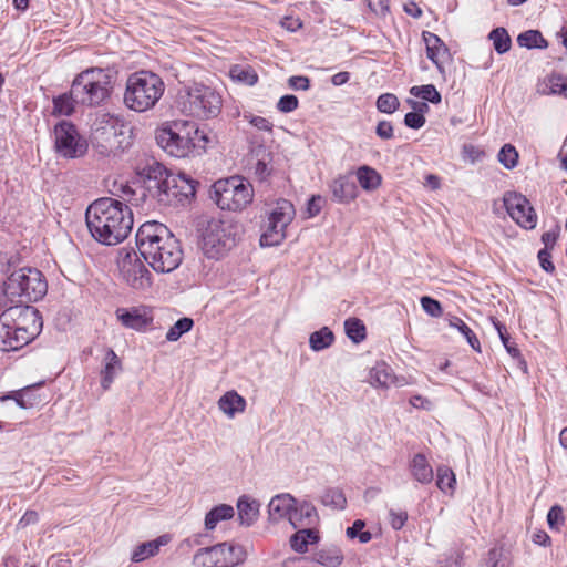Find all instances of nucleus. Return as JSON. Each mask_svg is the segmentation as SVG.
<instances>
[{
  "label": "nucleus",
  "instance_id": "f257e3e1",
  "mask_svg": "<svg viewBox=\"0 0 567 567\" xmlns=\"http://www.w3.org/2000/svg\"><path fill=\"white\" fill-rule=\"evenodd\" d=\"M85 219L92 237L106 246L125 240L134 223L131 208L112 197L93 202L86 209Z\"/></svg>",
  "mask_w": 567,
  "mask_h": 567
},
{
  "label": "nucleus",
  "instance_id": "f03ea898",
  "mask_svg": "<svg viewBox=\"0 0 567 567\" xmlns=\"http://www.w3.org/2000/svg\"><path fill=\"white\" fill-rule=\"evenodd\" d=\"M136 246L141 256L156 272H171L183 260L178 240L165 225L157 221H146L138 228Z\"/></svg>",
  "mask_w": 567,
  "mask_h": 567
},
{
  "label": "nucleus",
  "instance_id": "7ed1b4c3",
  "mask_svg": "<svg viewBox=\"0 0 567 567\" xmlns=\"http://www.w3.org/2000/svg\"><path fill=\"white\" fill-rule=\"evenodd\" d=\"M42 327V317L34 307L16 305L7 308L0 315V350H20L40 334Z\"/></svg>",
  "mask_w": 567,
  "mask_h": 567
},
{
  "label": "nucleus",
  "instance_id": "20e7f679",
  "mask_svg": "<svg viewBox=\"0 0 567 567\" xmlns=\"http://www.w3.org/2000/svg\"><path fill=\"white\" fill-rule=\"evenodd\" d=\"M91 144L103 157H115L132 144V131L118 116L99 114L91 128Z\"/></svg>",
  "mask_w": 567,
  "mask_h": 567
},
{
  "label": "nucleus",
  "instance_id": "39448f33",
  "mask_svg": "<svg viewBox=\"0 0 567 567\" xmlns=\"http://www.w3.org/2000/svg\"><path fill=\"white\" fill-rule=\"evenodd\" d=\"M177 103L186 115L207 120L216 117L223 106L218 92L202 83H185L178 89Z\"/></svg>",
  "mask_w": 567,
  "mask_h": 567
},
{
  "label": "nucleus",
  "instance_id": "423d86ee",
  "mask_svg": "<svg viewBox=\"0 0 567 567\" xmlns=\"http://www.w3.org/2000/svg\"><path fill=\"white\" fill-rule=\"evenodd\" d=\"M199 231V245L204 255L218 259L236 246L240 227L230 218H210L202 225Z\"/></svg>",
  "mask_w": 567,
  "mask_h": 567
},
{
  "label": "nucleus",
  "instance_id": "0eeeda50",
  "mask_svg": "<svg viewBox=\"0 0 567 567\" xmlns=\"http://www.w3.org/2000/svg\"><path fill=\"white\" fill-rule=\"evenodd\" d=\"M164 91L158 73H133L126 82L124 103L135 112H145L155 106Z\"/></svg>",
  "mask_w": 567,
  "mask_h": 567
},
{
  "label": "nucleus",
  "instance_id": "6e6552de",
  "mask_svg": "<svg viewBox=\"0 0 567 567\" xmlns=\"http://www.w3.org/2000/svg\"><path fill=\"white\" fill-rule=\"evenodd\" d=\"M48 291V284L40 270L22 267L14 270L4 282V293L13 302H35Z\"/></svg>",
  "mask_w": 567,
  "mask_h": 567
},
{
  "label": "nucleus",
  "instance_id": "1a4fd4ad",
  "mask_svg": "<svg viewBox=\"0 0 567 567\" xmlns=\"http://www.w3.org/2000/svg\"><path fill=\"white\" fill-rule=\"evenodd\" d=\"M210 198L223 210L240 212L252 202L254 188L247 179L234 175L216 181Z\"/></svg>",
  "mask_w": 567,
  "mask_h": 567
},
{
  "label": "nucleus",
  "instance_id": "9d476101",
  "mask_svg": "<svg viewBox=\"0 0 567 567\" xmlns=\"http://www.w3.org/2000/svg\"><path fill=\"white\" fill-rule=\"evenodd\" d=\"M192 135H196L195 123L177 120L159 126L155 132V140L171 156L184 158L194 152Z\"/></svg>",
  "mask_w": 567,
  "mask_h": 567
},
{
  "label": "nucleus",
  "instance_id": "9b49d317",
  "mask_svg": "<svg viewBox=\"0 0 567 567\" xmlns=\"http://www.w3.org/2000/svg\"><path fill=\"white\" fill-rule=\"evenodd\" d=\"M296 215L295 207L287 199H279L269 212L264 231L260 236L262 247H272L281 244L287 236V227Z\"/></svg>",
  "mask_w": 567,
  "mask_h": 567
},
{
  "label": "nucleus",
  "instance_id": "f8f14e48",
  "mask_svg": "<svg viewBox=\"0 0 567 567\" xmlns=\"http://www.w3.org/2000/svg\"><path fill=\"white\" fill-rule=\"evenodd\" d=\"M54 146L59 155L65 158H79L87 152V142L80 135L75 125L61 121L53 130Z\"/></svg>",
  "mask_w": 567,
  "mask_h": 567
},
{
  "label": "nucleus",
  "instance_id": "ddd939ff",
  "mask_svg": "<svg viewBox=\"0 0 567 567\" xmlns=\"http://www.w3.org/2000/svg\"><path fill=\"white\" fill-rule=\"evenodd\" d=\"M241 559V548L228 543L202 548L194 556V563L202 567H234Z\"/></svg>",
  "mask_w": 567,
  "mask_h": 567
},
{
  "label": "nucleus",
  "instance_id": "4468645a",
  "mask_svg": "<svg viewBox=\"0 0 567 567\" xmlns=\"http://www.w3.org/2000/svg\"><path fill=\"white\" fill-rule=\"evenodd\" d=\"M196 182L185 174L169 173L161 190H156V199L164 204L185 203L196 194Z\"/></svg>",
  "mask_w": 567,
  "mask_h": 567
},
{
  "label": "nucleus",
  "instance_id": "2eb2a0df",
  "mask_svg": "<svg viewBox=\"0 0 567 567\" xmlns=\"http://www.w3.org/2000/svg\"><path fill=\"white\" fill-rule=\"evenodd\" d=\"M122 279L135 290L151 287V274L135 251L126 252L118 261Z\"/></svg>",
  "mask_w": 567,
  "mask_h": 567
},
{
  "label": "nucleus",
  "instance_id": "dca6fc26",
  "mask_svg": "<svg viewBox=\"0 0 567 567\" xmlns=\"http://www.w3.org/2000/svg\"><path fill=\"white\" fill-rule=\"evenodd\" d=\"M135 172L144 183L145 189L152 197H156V190H161L169 172L154 157L143 154L135 162Z\"/></svg>",
  "mask_w": 567,
  "mask_h": 567
},
{
  "label": "nucleus",
  "instance_id": "f3484780",
  "mask_svg": "<svg viewBox=\"0 0 567 567\" xmlns=\"http://www.w3.org/2000/svg\"><path fill=\"white\" fill-rule=\"evenodd\" d=\"M85 73H79L72 82V94L80 97L82 103L99 104L104 101L111 90L109 75L103 81L85 80Z\"/></svg>",
  "mask_w": 567,
  "mask_h": 567
},
{
  "label": "nucleus",
  "instance_id": "a211bd4d",
  "mask_svg": "<svg viewBox=\"0 0 567 567\" xmlns=\"http://www.w3.org/2000/svg\"><path fill=\"white\" fill-rule=\"evenodd\" d=\"M504 206L511 218L525 229H533L537 215L529 200L522 194L508 192L504 195Z\"/></svg>",
  "mask_w": 567,
  "mask_h": 567
},
{
  "label": "nucleus",
  "instance_id": "6ab92c4d",
  "mask_svg": "<svg viewBox=\"0 0 567 567\" xmlns=\"http://www.w3.org/2000/svg\"><path fill=\"white\" fill-rule=\"evenodd\" d=\"M328 187L332 195V200L339 204H349L359 195L355 183L348 174L338 175L329 183Z\"/></svg>",
  "mask_w": 567,
  "mask_h": 567
},
{
  "label": "nucleus",
  "instance_id": "aec40b11",
  "mask_svg": "<svg viewBox=\"0 0 567 567\" xmlns=\"http://www.w3.org/2000/svg\"><path fill=\"white\" fill-rule=\"evenodd\" d=\"M293 528H311L318 520L316 507L308 501H302L292 507L288 518Z\"/></svg>",
  "mask_w": 567,
  "mask_h": 567
},
{
  "label": "nucleus",
  "instance_id": "412c9836",
  "mask_svg": "<svg viewBox=\"0 0 567 567\" xmlns=\"http://www.w3.org/2000/svg\"><path fill=\"white\" fill-rule=\"evenodd\" d=\"M116 316L124 327L136 331L144 330L152 321V318L147 317L146 312L138 308H118Z\"/></svg>",
  "mask_w": 567,
  "mask_h": 567
},
{
  "label": "nucleus",
  "instance_id": "4be33fe9",
  "mask_svg": "<svg viewBox=\"0 0 567 567\" xmlns=\"http://www.w3.org/2000/svg\"><path fill=\"white\" fill-rule=\"evenodd\" d=\"M250 164L255 177L264 182L272 172V155L265 147L259 146L254 150Z\"/></svg>",
  "mask_w": 567,
  "mask_h": 567
},
{
  "label": "nucleus",
  "instance_id": "5701e85b",
  "mask_svg": "<svg viewBox=\"0 0 567 567\" xmlns=\"http://www.w3.org/2000/svg\"><path fill=\"white\" fill-rule=\"evenodd\" d=\"M296 505V498L290 494H278L274 496L268 504L269 519L279 522L289 518L292 507Z\"/></svg>",
  "mask_w": 567,
  "mask_h": 567
},
{
  "label": "nucleus",
  "instance_id": "b1692460",
  "mask_svg": "<svg viewBox=\"0 0 567 567\" xmlns=\"http://www.w3.org/2000/svg\"><path fill=\"white\" fill-rule=\"evenodd\" d=\"M539 94H559L567 97V76L561 73H548L537 82Z\"/></svg>",
  "mask_w": 567,
  "mask_h": 567
},
{
  "label": "nucleus",
  "instance_id": "393cba45",
  "mask_svg": "<svg viewBox=\"0 0 567 567\" xmlns=\"http://www.w3.org/2000/svg\"><path fill=\"white\" fill-rule=\"evenodd\" d=\"M217 405L228 419H234L237 414L245 412L247 402L235 390H230L218 399Z\"/></svg>",
  "mask_w": 567,
  "mask_h": 567
},
{
  "label": "nucleus",
  "instance_id": "a878e982",
  "mask_svg": "<svg viewBox=\"0 0 567 567\" xmlns=\"http://www.w3.org/2000/svg\"><path fill=\"white\" fill-rule=\"evenodd\" d=\"M409 470L412 477L420 484L426 485L433 481V468L426 456L422 453H417L411 458Z\"/></svg>",
  "mask_w": 567,
  "mask_h": 567
},
{
  "label": "nucleus",
  "instance_id": "bb28decb",
  "mask_svg": "<svg viewBox=\"0 0 567 567\" xmlns=\"http://www.w3.org/2000/svg\"><path fill=\"white\" fill-rule=\"evenodd\" d=\"M104 367L101 370V386L107 390L113 383L117 373L122 370V363L117 354L107 349L104 355Z\"/></svg>",
  "mask_w": 567,
  "mask_h": 567
},
{
  "label": "nucleus",
  "instance_id": "cd10ccee",
  "mask_svg": "<svg viewBox=\"0 0 567 567\" xmlns=\"http://www.w3.org/2000/svg\"><path fill=\"white\" fill-rule=\"evenodd\" d=\"M169 540L171 537L168 535H162L156 539L142 543L133 550L131 559L134 563H140L153 557L159 551L161 547L167 545Z\"/></svg>",
  "mask_w": 567,
  "mask_h": 567
},
{
  "label": "nucleus",
  "instance_id": "c85d7f7f",
  "mask_svg": "<svg viewBox=\"0 0 567 567\" xmlns=\"http://www.w3.org/2000/svg\"><path fill=\"white\" fill-rule=\"evenodd\" d=\"M260 504L248 496L239 497L237 502L238 519L240 525L251 526L258 518Z\"/></svg>",
  "mask_w": 567,
  "mask_h": 567
},
{
  "label": "nucleus",
  "instance_id": "c756f323",
  "mask_svg": "<svg viewBox=\"0 0 567 567\" xmlns=\"http://www.w3.org/2000/svg\"><path fill=\"white\" fill-rule=\"evenodd\" d=\"M289 542L292 550L305 554L308 551V545L319 542V535L313 528H301L290 537Z\"/></svg>",
  "mask_w": 567,
  "mask_h": 567
},
{
  "label": "nucleus",
  "instance_id": "7c9ffc66",
  "mask_svg": "<svg viewBox=\"0 0 567 567\" xmlns=\"http://www.w3.org/2000/svg\"><path fill=\"white\" fill-rule=\"evenodd\" d=\"M359 185L365 192H373L382 184V176L371 166L362 165L355 171Z\"/></svg>",
  "mask_w": 567,
  "mask_h": 567
},
{
  "label": "nucleus",
  "instance_id": "2f4dec72",
  "mask_svg": "<svg viewBox=\"0 0 567 567\" xmlns=\"http://www.w3.org/2000/svg\"><path fill=\"white\" fill-rule=\"evenodd\" d=\"M371 385L375 388H389L394 383L395 377L392 369L385 362H378L369 372Z\"/></svg>",
  "mask_w": 567,
  "mask_h": 567
},
{
  "label": "nucleus",
  "instance_id": "473e14b6",
  "mask_svg": "<svg viewBox=\"0 0 567 567\" xmlns=\"http://www.w3.org/2000/svg\"><path fill=\"white\" fill-rule=\"evenodd\" d=\"M235 515L234 507L228 504H220L213 507L205 516V528L213 530L219 522L228 520Z\"/></svg>",
  "mask_w": 567,
  "mask_h": 567
},
{
  "label": "nucleus",
  "instance_id": "72a5a7b5",
  "mask_svg": "<svg viewBox=\"0 0 567 567\" xmlns=\"http://www.w3.org/2000/svg\"><path fill=\"white\" fill-rule=\"evenodd\" d=\"M334 342V334L328 327H322L309 337V346L311 350L319 352L331 347Z\"/></svg>",
  "mask_w": 567,
  "mask_h": 567
},
{
  "label": "nucleus",
  "instance_id": "f704fd0d",
  "mask_svg": "<svg viewBox=\"0 0 567 567\" xmlns=\"http://www.w3.org/2000/svg\"><path fill=\"white\" fill-rule=\"evenodd\" d=\"M313 560L326 567H338L343 560V556L337 547L322 548L315 553Z\"/></svg>",
  "mask_w": 567,
  "mask_h": 567
},
{
  "label": "nucleus",
  "instance_id": "c9c22d12",
  "mask_svg": "<svg viewBox=\"0 0 567 567\" xmlns=\"http://www.w3.org/2000/svg\"><path fill=\"white\" fill-rule=\"evenodd\" d=\"M517 43L527 49H545L548 43L538 30H528L517 37Z\"/></svg>",
  "mask_w": 567,
  "mask_h": 567
},
{
  "label": "nucleus",
  "instance_id": "e433bc0d",
  "mask_svg": "<svg viewBox=\"0 0 567 567\" xmlns=\"http://www.w3.org/2000/svg\"><path fill=\"white\" fill-rule=\"evenodd\" d=\"M347 337L354 343H360L367 337L365 326L358 318H349L344 321Z\"/></svg>",
  "mask_w": 567,
  "mask_h": 567
},
{
  "label": "nucleus",
  "instance_id": "4c0bfd02",
  "mask_svg": "<svg viewBox=\"0 0 567 567\" xmlns=\"http://www.w3.org/2000/svg\"><path fill=\"white\" fill-rule=\"evenodd\" d=\"M483 567H511V560L502 546H494L488 550Z\"/></svg>",
  "mask_w": 567,
  "mask_h": 567
},
{
  "label": "nucleus",
  "instance_id": "58836bf2",
  "mask_svg": "<svg viewBox=\"0 0 567 567\" xmlns=\"http://www.w3.org/2000/svg\"><path fill=\"white\" fill-rule=\"evenodd\" d=\"M455 474L447 466H439L436 470V486L443 493L453 492L455 488Z\"/></svg>",
  "mask_w": 567,
  "mask_h": 567
},
{
  "label": "nucleus",
  "instance_id": "ea45409f",
  "mask_svg": "<svg viewBox=\"0 0 567 567\" xmlns=\"http://www.w3.org/2000/svg\"><path fill=\"white\" fill-rule=\"evenodd\" d=\"M488 38L497 53L503 54L511 49L512 40L505 28L499 27L492 30Z\"/></svg>",
  "mask_w": 567,
  "mask_h": 567
},
{
  "label": "nucleus",
  "instance_id": "a19ab883",
  "mask_svg": "<svg viewBox=\"0 0 567 567\" xmlns=\"http://www.w3.org/2000/svg\"><path fill=\"white\" fill-rule=\"evenodd\" d=\"M450 326L457 329L467 340L468 344L475 351H481L480 340L472 329L458 317H453L450 320Z\"/></svg>",
  "mask_w": 567,
  "mask_h": 567
},
{
  "label": "nucleus",
  "instance_id": "79ce46f5",
  "mask_svg": "<svg viewBox=\"0 0 567 567\" xmlns=\"http://www.w3.org/2000/svg\"><path fill=\"white\" fill-rule=\"evenodd\" d=\"M321 501L323 505L330 506L334 509H343L347 505V498L343 492L339 488L327 489L323 493Z\"/></svg>",
  "mask_w": 567,
  "mask_h": 567
},
{
  "label": "nucleus",
  "instance_id": "37998d69",
  "mask_svg": "<svg viewBox=\"0 0 567 567\" xmlns=\"http://www.w3.org/2000/svg\"><path fill=\"white\" fill-rule=\"evenodd\" d=\"M410 94L415 97H420L424 101L431 102L433 104H437L441 102V94L432 84L412 86L410 89Z\"/></svg>",
  "mask_w": 567,
  "mask_h": 567
},
{
  "label": "nucleus",
  "instance_id": "c03bdc74",
  "mask_svg": "<svg viewBox=\"0 0 567 567\" xmlns=\"http://www.w3.org/2000/svg\"><path fill=\"white\" fill-rule=\"evenodd\" d=\"M74 94H61L53 99V114L59 116H69L74 111Z\"/></svg>",
  "mask_w": 567,
  "mask_h": 567
},
{
  "label": "nucleus",
  "instance_id": "a18cd8bd",
  "mask_svg": "<svg viewBox=\"0 0 567 567\" xmlns=\"http://www.w3.org/2000/svg\"><path fill=\"white\" fill-rule=\"evenodd\" d=\"M497 158L506 169H513L518 163V153L512 144H505L499 150Z\"/></svg>",
  "mask_w": 567,
  "mask_h": 567
},
{
  "label": "nucleus",
  "instance_id": "49530a36",
  "mask_svg": "<svg viewBox=\"0 0 567 567\" xmlns=\"http://www.w3.org/2000/svg\"><path fill=\"white\" fill-rule=\"evenodd\" d=\"M193 324L194 322L190 318L185 317L178 319L167 331L166 339L168 341H177L184 333L192 329Z\"/></svg>",
  "mask_w": 567,
  "mask_h": 567
},
{
  "label": "nucleus",
  "instance_id": "de8ad7c7",
  "mask_svg": "<svg viewBox=\"0 0 567 567\" xmlns=\"http://www.w3.org/2000/svg\"><path fill=\"white\" fill-rule=\"evenodd\" d=\"M375 105L379 112L392 114L399 109L400 102L394 94L384 93L378 97Z\"/></svg>",
  "mask_w": 567,
  "mask_h": 567
},
{
  "label": "nucleus",
  "instance_id": "09e8293b",
  "mask_svg": "<svg viewBox=\"0 0 567 567\" xmlns=\"http://www.w3.org/2000/svg\"><path fill=\"white\" fill-rule=\"evenodd\" d=\"M365 527V523L361 519H357L353 522L352 526L348 527L346 534L349 538H359L361 544H367L371 540L372 535L368 530H363Z\"/></svg>",
  "mask_w": 567,
  "mask_h": 567
},
{
  "label": "nucleus",
  "instance_id": "8fccbe9b",
  "mask_svg": "<svg viewBox=\"0 0 567 567\" xmlns=\"http://www.w3.org/2000/svg\"><path fill=\"white\" fill-rule=\"evenodd\" d=\"M547 524L554 532H560L565 525V516L560 505H554L547 513Z\"/></svg>",
  "mask_w": 567,
  "mask_h": 567
},
{
  "label": "nucleus",
  "instance_id": "3c124183",
  "mask_svg": "<svg viewBox=\"0 0 567 567\" xmlns=\"http://www.w3.org/2000/svg\"><path fill=\"white\" fill-rule=\"evenodd\" d=\"M495 328L508 354L513 358H518L520 352L516 344L511 341V337L507 333L505 326L502 324L501 322H495Z\"/></svg>",
  "mask_w": 567,
  "mask_h": 567
},
{
  "label": "nucleus",
  "instance_id": "603ef678",
  "mask_svg": "<svg viewBox=\"0 0 567 567\" xmlns=\"http://www.w3.org/2000/svg\"><path fill=\"white\" fill-rule=\"evenodd\" d=\"M299 101L296 95L287 94L279 99L277 110L281 113H290L298 109Z\"/></svg>",
  "mask_w": 567,
  "mask_h": 567
},
{
  "label": "nucleus",
  "instance_id": "864d4df0",
  "mask_svg": "<svg viewBox=\"0 0 567 567\" xmlns=\"http://www.w3.org/2000/svg\"><path fill=\"white\" fill-rule=\"evenodd\" d=\"M421 306L422 309L431 317H440L443 312L441 303L429 296L421 298Z\"/></svg>",
  "mask_w": 567,
  "mask_h": 567
},
{
  "label": "nucleus",
  "instance_id": "5fc2aeb1",
  "mask_svg": "<svg viewBox=\"0 0 567 567\" xmlns=\"http://www.w3.org/2000/svg\"><path fill=\"white\" fill-rule=\"evenodd\" d=\"M228 75L234 84L252 86L258 82L257 73H228Z\"/></svg>",
  "mask_w": 567,
  "mask_h": 567
},
{
  "label": "nucleus",
  "instance_id": "6e6d98bb",
  "mask_svg": "<svg viewBox=\"0 0 567 567\" xmlns=\"http://www.w3.org/2000/svg\"><path fill=\"white\" fill-rule=\"evenodd\" d=\"M406 520H408L406 511H401V509L395 511L393 508H391L389 511V523L393 529L400 530L401 528H403Z\"/></svg>",
  "mask_w": 567,
  "mask_h": 567
},
{
  "label": "nucleus",
  "instance_id": "4d7b16f0",
  "mask_svg": "<svg viewBox=\"0 0 567 567\" xmlns=\"http://www.w3.org/2000/svg\"><path fill=\"white\" fill-rule=\"evenodd\" d=\"M244 117L257 130L264 131V132H271L272 131V123L262 116L257 115H244Z\"/></svg>",
  "mask_w": 567,
  "mask_h": 567
},
{
  "label": "nucleus",
  "instance_id": "13d9d810",
  "mask_svg": "<svg viewBox=\"0 0 567 567\" xmlns=\"http://www.w3.org/2000/svg\"><path fill=\"white\" fill-rule=\"evenodd\" d=\"M447 55V49L444 43H440V45L435 50L427 51V56L433 61V63L437 66L440 71L443 70L442 62Z\"/></svg>",
  "mask_w": 567,
  "mask_h": 567
},
{
  "label": "nucleus",
  "instance_id": "bf43d9fd",
  "mask_svg": "<svg viewBox=\"0 0 567 567\" xmlns=\"http://www.w3.org/2000/svg\"><path fill=\"white\" fill-rule=\"evenodd\" d=\"M195 131H196V135H192V142H194V151L195 150H205L207 147V145L210 143V137L209 135L204 131V130H200L196 124H195Z\"/></svg>",
  "mask_w": 567,
  "mask_h": 567
},
{
  "label": "nucleus",
  "instance_id": "052dcab7",
  "mask_svg": "<svg viewBox=\"0 0 567 567\" xmlns=\"http://www.w3.org/2000/svg\"><path fill=\"white\" fill-rule=\"evenodd\" d=\"M370 10L379 17H385L389 11V0H365Z\"/></svg>",
  "mask_w": 567,
  "mask_h": 567
},
{
  "label": "nucleus",
  "instance_id": "680f3d73",
  "mask_svg": "<svg viewBox=\"0 0 567 567\" xmlns=\"http://www.w3.org/2000/svg\"><path fill=\"white\" fill-rule=\"evenodd\" d=\"M404 124L410 128L419 130L425 124V117L423 114L409 112L404 116Z\"/></svg>",
  "mask_w": 567,
  "mask_h": 567
},
{
  "label": "nucleus",
  "instance_id": "e2e57ef3",
  "mask_svg": "<svg viewBox=\"0 0 567 567\" xmlns=\"http://www.w3.org/2000/svg\"><path fill=\"white\" fill-rule=\"evenodd\" d=\"M537 257L542 269L549 274H553L555 271V266L551 261L550 250L542 249L538 251Z\"/></svg>",
  "mask_w": 567,
  "mask_h": 567
},
{
  "label": "nucleus",
  "instance_id": "0e129e2a",
  "mask_svg": "<svg viewBox=\"0 0 567 567\" xmlns=\"http://www.w3.org/2000/svg\"><path fill=\"white\" fill-rule=\"evenodd\" d=\"M324 203V198L320 195H313L309 200L307 205V212L309 217L317 216L322 208V204Z\"/></svg>",
  "mask_w": 567,
  "mask_h": 567
},
{
  "label": "nucleus",
  "instance_id": "69168bd1",
  "mask_svg": "<svg viewBox=\"0 0 567 567\" xmlns=\"http://www.w3.org/2000/svg\"><path fill=\"white\" fill-rule=\"evenodd\" d=\"M377 135L382 140H391L393 134V126L389 121H380L375 128Z\"/></svg>",
  "mask_w": 567,
  "mask_h": 567
},
{
  "label": "nucleus",
  "instance_id": "338daca9",
  "mask_svg": "<svg viewBox=\"0 0 567 567\" xmlns=\"http://www.w3.org/2000/svg\"><path fill=\"white\" fill-rule=\"evenodd\" d=\"M288 85L290 89H292L295 91H299V90L306 91L309 89L310 80L307 76L295 75V76L289 78Z\"/></svg>",
  "mask_w": 567,
  "mask_h": 567
},
{
  "label": "nucleus",
  "instance_id": "774afa93",
  "mask_svg": "<svg viewBox=\"0 0 567 567\" xmlns=\"http://www.w3.org/2000/svg\"><path fill=\"white\" fill-rule=\"evenodd\" d=\"M532 540L534 544L543 547H549L551 545V538L543 529L535 530L532 535Z\"/></svg>",
  "mask_w": 567,
  "mask_h": 567
}]
</instances>
